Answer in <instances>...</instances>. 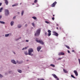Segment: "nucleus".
<instances>
[{"instance_id":"20","label":"nucleus","mask_w":80,"mask_h":80,"mask_svg":"<svg viewBox=\"0 0 80 80\" xmlns=\"http://www.w3.org/2000/svg\"><path fill=\"white\" fill-rule=\"evenodd\" d=\"M18 28H21L22 27V25H19L18 26Z\"/></svg>"},{"instance_id":"3","label":"nucleus","mask_w":80,"mask_h":80,"mask_svg":"<svg viewBox=\"0 0 80 80\" xmlns=\"http://www.w3.org/2000/svg\"><path fill=\"white\" fill-rule=\"evenodd\" d=\"M36 41L37 42H38V43H40V44H42V45H43V44H44V43L42 40H38V39L37 38L36 39Z\"/></svg>"},{"instance_id":"4","label":"nucleus","mask_w":80,"mask_h":80,"mask_svg":"<svg viewBox=\"0 0 80 80\" xmlns=\"http://www.w3.org/2000/svg\"><path fill=\"white\" fill-rule=\"evenodd\" d=\"M5 15L6 16H7L9 15V11L8 9H5Z\"/></svg>"},{"instance_id":"31","label":"nucleus","mask_w":80,"mask_h":80,"mask_svg":"<svg viewBox=\"0 0 80 80\" xmlns=\"http://www.w3.org/2000/svg\"><path fill=\"white\" fill-rule=\"evenodd\" d=\"M62 58H59L58 59V60H61V59H62Z\"/></svg>"},{"instance_id":"48","label":"nucleus","mask_w":80,"mask_h":80,"mask_svg":"<svg viewBox=\"0 0 80 80\" xmlns=\"http://www.w3.org/2000/svg\"><path fill=\"white\" fill-rule=\"evenodd\" d=\"M57 30H58V27H57Z\"/></svg>"},{"instance_id":"28","label":"nucleus","mask_w":80,"mask_h":80,"mask_svg":"<svg viewBox=\"0 0 80 80\" xmlns=\"http://www.w3.org/2000/svg\"><path fill=\"white\" fill-rule=\"evenodd\" d=\"M71 76L72 77V78H75V77H74V76H73V75H71Z\"/></svg>"},{"instance_id":"6","label":"nucleus","mask_w":80,"mask_h":80,"mask_svg":"<svg viewBox=\"0 0 80 80\" xmlns=\"http://www.w3.org/2000/svg\"><path fill=\"white\" fill-rule=\"evenodd\" d=\"M53 33L54 35H55V36H58V33L55 32V31H53Z\"/></svg>"},{"instance_id":"9","label":"nucleus","mask_w":80,"mask_h":80,"mask_svg":"<svg viewBox=\"0 0 80 80\" xmlns=\"http://www.w3.org/2000/svg\"><path fill=\"white\" fill-rule=\"evenodd\" d=\"M74 72L75 74V75L76 76H78V72H77V71L74 70Z\"/></svg>"},{"instance_id":"2","label":"nucleus","mask_w":80,"mask_h":80,"mask_svg":"<svg viewBox=\"0 0 80 80\" xmlns=\"http://www.w3.org/2000/svg\"><path fill=\"white\" fill-rule=\"evenodd\" d=\"M33 52V49L31 48H30L28 50V55H31V56H32V55H33V54H31L32 53V52Z\"/></svg>"},{"instance_id":"50","label":"nucleus","mask_w":80,"mask_h":80,"mask_svg":"<svg viewBox=\"0 0 80 80\" xmlns=\"http://www.w3.org/2000/svg\"><path fill=\"white\" fill-rule=\"evenodd\" d=\"M53 17H54V16H55V15H53Z\"/></svg>"},{"instance_id":"38","label":"nucleus","mask_w":80,"mask_h":80,"mask_svg":"<svg viewBox=\"0 0 80 80\" xmlns=\"http://www.w3.org/2000/svg\"><path fill=\"white\" fill-rule=\"evenodd\" d=\"M68 53H70V52L69 51V50H68Z\"/></svg>"},{"instance_id":"24","label":"nucleus","mask_w":80,"mask_h":80,"mask_svg":"<svg viewBox=\"0 0 80 80\" xmlns=\"http://www.w3.org/2000/svg\"><path fill=\"white\" fill-rule=\"evenodd\" d=\"M3 10V8H0V12H2V10Z\"/></svg>"},{"instance_id":"43","label":"nucleus","mask_w":80,"mask_h":80,"mask_svg":"<svg viewBox=\"0 0 80 80\" xmlns=\"http://www.w3.org/2000/svg\"><path fill=\"white\" fill-rule=\"evenodd\" d=\"M2 18V16H0V19H1Z\"/></svg>"},{"instance_id":"55","label":"nucleus","mask_w":80,"mask_h":80,"mask_svg":"<svg viewBox=\"0 0 80 80\" xmlns=\"http://www.w3.org/2000/svg\"><path fill=\"white\" fill-rule=\"evenodd\" d=\"M14 53H15V52H14Z\"/></svg>"},{"instance_id":"23","label":"nucleus","mask_w":80,"mask_h":80,"mask_svg":"<svg viewBox=\"0 0 80 80\" xmlns=\"http://www.w3.org/2000/svg\"><path fill=\"white\" fill-rule=\"evenodd\" d=\"M24 13V11H22V13H21V15L22 16L23 15Z\"/></svg>"},{"instance_id":"36","label":"nucleus","mask_w":80,"mask_h":80,"mask_svg":"<svg viewBox=\"0 0 80 80\" xmlns=\"http://www.w3.org/2000/svg\"><path fill=\"white\" fill-rule=\"evenodd\" d=\"M52 20H55V18L54 17H52Z\"/></svg>"},{"instance_id":"15","label":"nucleus","mask_w":80,"mask_h":80,"mask_svg":"<svg viewBox=\"0 0 80 80\" xmlns=\"http://www.w3.org/2000/svg\"><path fill=\"white\" fill-rule=\"evenodd\" d=\"M9 35H10V34H5V37H8V36H9Z\"/></svg>"},{"instance_id":"42","label":"nucleus","mask_w":80,"mask_h":80,"mask_svg":"<svg viewBox=\"0 0 80 80\" xmlns=\"http://www.w3.org/2000/svg\"><path fill=\"white\" fill-rule=\"evenodd\" d=\"M26 41L27 42H28V40H26Z\"/></svg>"},{"instance_id":"5","label":"nucleus","mask_w":80,"mask_h":80,"mask_svg":"<svg viewBox=\"0 0 80 80\" xmlns=\"http://www.w3.org/2000/svg\"><path fill=\"white\" fill-rule=\"evenodd\" d=\"M57 3V2H53L51 5V7H54L55 6V5H56Z\"/></svg>"},{"instance_id":"33","label":"nucleus","mask_w":80,"mask_h":80,"mask_svg":"<svg viewBox=\"0 0 80 80\" xmlns=\"http://www.w3.org/2000/svg\"><path fill=\"white\" fill-rule=\"evenodd\" d=\"M45 22L46 23H50V22L48 21H46Z\"/></svg>"},{"instance_id":"35","label":"nucleus","mask_w":80,"mask_h":80,"mask_svg":"<svg viewBox=\"0 0 80 80\" xmlns=\"http://www.w3.org/2000/svg\"><path fill=\"white\" fill-rule=\"evenodd\" d=\"M14 5L15 6H17V5H18V3H16L14 4Z\"/></svg>"},{"instance_id":"18","label":"nucleus","mask_w":80,"mask_h":80,"mask_svg":"<svg viewBox=\"0 0 80 80\" xmlns=\"http://www.w3.org/2000/svg\"><path fill=\"white\" fill-rule=\"evenodd\" d=\"M50 66L52 67H55V65H54V64H51L50 65Z\"/></svg>"},{"instance_id":"12","label":"nucleus","mask_w":80,"mask_h":80,"mask_svg":"<svg viewBox=\"0 0 80 80\" xmlns=\"http://www.w3.org/2000/svg\"><path fill=\"white\" fill-rule=\"evenodd\" d=\"M5 1V3L7 5H8V0H4Z\"/></svg>"},{"instance_id":"26","label":"nucleus","mask_w":80,"mask_h":80,"mask_svg":"<svg viewBox=\"0 0 80 80\" xmlns=\"http://www.w3.org/2000/svg\"><path fill=\"white\" fill-rule=\"evenodd\" d=\"M48 32L49 33H51V31H50V30H48Z\"/></svg>"},{"instance_id":"47","label":"nucleus","mask_w":80,"mask_h":80,"mask_svg":"<svg viewBox=\"0 0 80 80\" xmlns=\"http://www.w3.org/2000/svg\"><path fill=\"white\" fill-rule=\"evenodd\" d=\"M25 27H27V24H26L25 25Z\"/></svg>"},{"instance_id":"13","label":"nucleus","mask_w":80,"mask_h":80,"mask_svg":"<svg viewBox=\"0 0 80 80\" xmlns=\"http://www.w3.org/2000/svg\"><path fill=\"white\" fill-rule=\"evenodd\" d=\"M13 23H14L13 21H12L11 22V26H13Z\"/></svg>"},{"instance_id":"37","label":"nucleus","mask_w":80,"mask_h":80,"mask_svg":"<svg viewBox=\"0 0 80 80\" xmlns=\"http://www.w3.org/2000/svg\"><path fill=\"white\" fill-rule=\"evenodd\" d=\"M0 77H1V78L3 77V76L1 74H0Z\"/></svg>"},{"instance_id":"44","label":"nucleus","mask_w":80,"mask_h":80,"mask_svg":"<svg viewBox=\"0 0 80 80\" xmlns=\"http://www.w3.org/2000/svg\"><path fill=\"white\" fill-rule=\"evenodd\" d=\"M15 4H14V5H12V7H15Z\"/></svg>"},{"instance_id":"45","label":"nucleus","mask_w":80,"mask_h":80,"mask_svg":"<svg viewBox=\"0 0 80 80\" xmlns=\"http://www.w3.org/2000/svg\"><path fill=\"white\" fill-rule=\"evenodd\" d=\"M2 3H0V6H1V5H2Z\"/></svg>"},{"instance_id":"39","label":"nucleus","mask_w":80,"mask_h":80,"mask_svg":"<svg viewBox=\"0 0 80 80\" xmlns=\"http://www.w3.org/2000/svg\"><path fill=\"white\" fill-rule=\"evenodd\" d=\"M27 48H28V47H26L24 48V49H25V50H26V49H27Z\"/></svg>"},{"instance_id":"17","label":"nucleus","mask_w":80,"mask_h":80,"mask_svg":"<svg viewBox=\"0 0 80 80\" xmlns=\"http://www.w3.org/2000/svg\"><path fill=\"white\" fill-rule=\"evenodd\" d=\"M24 53L25 54V55H27L28 54V52H27V51H26Z\"/></svg>"},{"instance_id":"22","label":"nucleus","mask_w":80,"mask_h":80,"mask_svg":"<svg viewBox=\"0 0 80 80\" xmlns=\"http://www.w3.org/2000/svg\"><path fill=\"white\" fill-rule=\"evenodd\" d=\"M32 18H33L34 20H36V19H37V18H36V17H32Z\"/></svg>"},{"instance_id":"16","label":"nucleus","mask_w":80,"mask_h":80,"mask_svg":"<svg viewBox=\"0 0 80 80\" xmlns=\"http://www.w3.org/2000/svg\"><path fill=\"white\" fill-rule=\"evenodd\" d=\"M0 23L2 24H5V22L3 21H0Z\"/></svg>"},{"instance_id":"8","label":"nucleus","mask_w":80,"mask_h":80,"mask_svg":"<svg viewBox=\"0 0 80 80\" xmlns=\"http://www.w3.org/2000/svg\"><path fill=\"white\" fill-rule=\"evenodd\" d=\"M41 46L38 47L37 48V50L38 52H40V50H41Z\"/></svg>"},{"instance_id":"21","label":"nucleus","mask_w":80,"mask_h":80,"mask_svg":"<svg viewBox=\"0 0 80 80\" xmlns=\"http://www.w3.org/2000/svg\"><path fill=\"white\" fill-rule=\"evenodd\" d=\"M65 47H66L67 48H68V49H70V47H69V46L67 45H65Z\"/></svg>"},{"instance_id":"25","label":"nucleus","mask_w":80,"mask_h":80,"mask_svg":"<svg viewBox=\"0 0 80 80\" xmlns=\"http://www.w3.org/2000/svg\"><path fill=\"white\" fill-rule=\"evenodd\" d=\"M32 26H33V27H35V24H34V23H32Z\"/></svg>"},{"instance_id":"41","label":"nucleus","mask_w":80,"mask_h":80,"mask_svg":"<svg viewBox=\"0 0 80 80\" xmlns=\"http://www.w3.org/2000/svg\"><path fill=\"white\" fill-rule=\"evenodd\" d=\"M25 50V48H24L22 49V50Z\"/></svg>"},{"instance_id":"14","label":"nucleus","mask_w":80,"mask_h":80,"mask_svg":"<svg viewBox=\"0 0 80 80\" xmlns=\"http://www.w3.org/2000/svg\"><path fill=\"white\" fill-rule=\"evenodd\" d=\"M63 70L64 73H68V71H67L66 70L63 69Z\"/></svg>"},{"instance_id":"51","label":"nucleus","mask_w":80,"mask_h":80,"mask_svg":"<svg viewBox=\"0 0 80 80\" xmlns=\"http://www.w3.org/2000/svg\"><path fill=\"white\" fill-rule=\"evenodd\" d=\"M21 4H22V3H20V5H21Z\"/></svg>"},{"instance_id":"29","label":"nucleus","mask_w":80,"mask_h":80,"mask_svg":"<svg viewBox=\"0 0 80 80\" xmlns=\"http://www.w3.org/2000/svg\"><path fill=\"white\" fill-rule=\"evenodd\" d=\"M47 32H45V36H47Z\"/></svg>"},{"instance_id":"1","label":"nucleus","mask_w":80,"mask_h":80,"mask_svg":"<svg viewBox=\"0 0 80 80\" xmlns=\"http://www.w3.org/2000/svg\"><path fill=\"white\" fill-rule=\"evenodd\" d=\"M41 31V28H39L36 31V33H35V36H39L40 34V32Z\"/></svg>"},{"instance_id":"32","label":"nucleus","mask_w":80,"mask_h":80,"mask_svg":"<svg viewBox=\"0 0 80 80\" xmlns=\"http://www.w3.org/2000/svg\"><path fill=\"white\" fill-rule=\"evenodd\" d=\"M38 80H44V79H42V78H41V79H38Z\"/></svg>"},{"instance_id":"27","label":"nucleus","mask_w":80,"mask_h":80,"mask_svg":"<svg viewBox=\"0 0 80 80\" xmlns=\"http://www.w3.org/2000/svg\"><path fill=\"white\" fill-rule=\"evenodd\" d=\"M48 36L49 37V36H50L51 35V33H48Z\"/></svg>"},{"instance_id":"34","label":"nucleus","mask_w":80,"mask_h":80,"mask_svg":"<svg viewBox=\"0 0 80 80\" xmlns=\"http://www.w3.org/2000/svg\"><path fill=\"white\" fill-rule=\"evenodd\" d=\"M20 38H18V39H16V41H17V40H19V39H20Z\"/></svg>"},{"instance_id":"53","label":"nucleus","mask_w":80,"mask_h":80,"mask_svg":"<svg viewBox=\"0 0 80 80\" xmlns=\"http://www.w3.org/2000/svg\"><path fill=\"white\" fill-rule=\"evenodd\" d=\"M32 5H34V4H33H33H32Z\"/></svg>"},{"instance_id":"10","label":"nucleus","mask_w":80,"mask_h":80,"mask_svg":"<svg viewBox=\"0 0 80 80\" xmlns=\"http://www.w3.org/2000/svg\"><path fill=\"white\" fill-rule=\"evenodd\" d=\"M11 62L12 63H14V64H16V62L14 60H11Z\"/></svg>"},{"instance_id":"52","label":"nucleus","mask_w":80,"mask_h":80,"mask_svg":"<svg viewBox=\"0 0 80 80\" xmlns=\"http://www.w3.org/2000/svg\"><path fill=\"white\" fill-rule=\"evenodd\" d=\"M27 61H28V60H27Z\"/></svg>"},{"instance_id":"40","label":"nucleus","mask_w":80,"mask_h":80,"mask_svg":"<svg viewBox=\"0 0 80 80\" xmlns=\"http://www.w3.org/2000/svg\"><path fill=\"white\" fill-rule=\"evenodd\" d=\"M16 18V16H14L13 17V19H15Z\"/></svg>"},{"instance_id":"30","label":"nucleus","mask_w":80,"mask_h":80,"mask_svg":"<svg viewBox=\"0 0 80 80\" xmlns=\"http://www.w3.org/2000/svg\"><path fill=\"white\" fill-rule=\"evenodd\" d=\"M37 0H35L34 1V3H37Z\"/></svg>"},{"instance_id":"46","label":"nucleus","mask_w":80,"mask_h":80,"mask_svg":"<svg viewBox=\"0 0 80 80\" xmlns=\"http://www.w3.org/2000/svg\"><path fill=\"white\" fill-rule=\"evenodd\" d=\"M17 62L18 63H20V62H18V61H17Z\"/></svg>"},{"instance_id":"7","label":"nucleus","mask_w":80,"mask_h":80,"mask_svg":"<svg viewBox=\"0 0 80 80\" xmlns=\"http://www.w3.org/2000/svg\"><path fill=\"white\" fill-rule=\"evenodd\" d=\"M64 54H65V53H64V52H60L58 54V55L59 56L64 55Z\"/></svg>"},{"instance_id":"19","label":"nucleus","mask_w":80,"mask_h":80,"mask_svg":"<svg viewBox=\"0 0 80 80\" xmlns=\"http://www.w3.org/2000/svg\"><path fill=\"white\" fill-rule=\"evenodd\" d=\"M18 72H19V73H22V70H18Z\"/></svg>"},{"instance_id":"54","label":"nucleus","mask_w":80,"mask_h":80,"mask_svg":"<svg viewBox=\"0 0 80 80\" xmlns=\"http://www.w3.org/2000/svg\"><path fill=\"white\" fill-rule=\"evenodd\" d=\"M57 26H58V24H57Z\"/></svg>"},{"instance_id":"49","label":"nucleus","mask_w":80,"mask_h":80,"mask_svg":"<svg viewBox=\"0 0 80 80\" xmlns=\"http://www.w3.org/2000/svg\"><path fill=\"white\" fill-rule=\"evenodd\" d=\"M74 52V50H73L72 51V52Z\"/></svg>"},{"instance_id":"11","label":"nucleus","mask_w":80,"mask_h":80,"mask_svg":"<svg viewBox=\"0 0 80 80\" xmlns=\"http://www.w3.org/2000/svg\"><path fill=\"white\" fill-rule=\"evenodd\" d=\"M52 75L53 77L54 78H57V76L55 74H52Z\"/></svg>"}]
</instances>
